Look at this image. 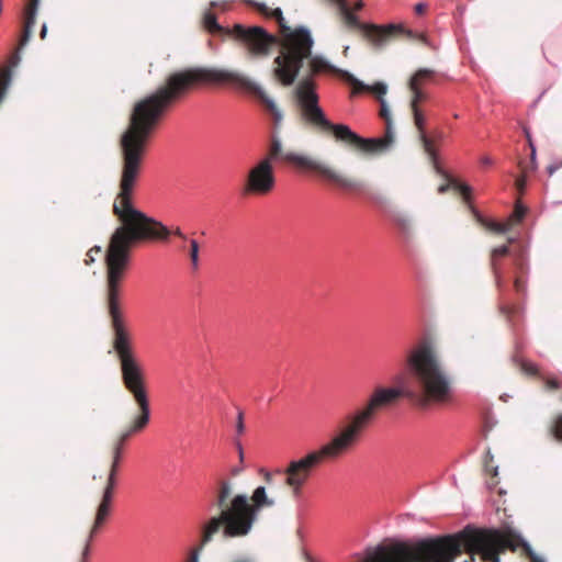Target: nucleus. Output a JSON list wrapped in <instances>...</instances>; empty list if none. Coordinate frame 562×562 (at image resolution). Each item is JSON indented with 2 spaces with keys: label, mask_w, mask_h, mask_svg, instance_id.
<instances>
[{
  "label": "nucleus",
  "mask_w": 562,
  "mask_h": 562,
  "mask_svg": "<svg viewBox=\"0 0 562 562\" xmlns=\"http://www.w3.org/2000/svg\"><path fill=\"white\" fill-rule=\"evenodd\" d=\"M195 83H229L260 102L271 114L276 127H279L283 121L282 111L259 83L238 71L218 68L196 67L176 71L167 77L166 85L160 86L134 105L128 128L121 136L123 169L120 193L113 205V211L121 218L122 226L112 234L105 255L108 308L114 331L113 348L120 360L136 359L124 325L119 292L124 270L130 263V250L134 244L142 240H167L169 234L166 225L134 207L133 189L151 133L168 108Z\"/></svg>",
  "instance_id": "f257e3e1"
},
{
  "label": "nucleus",
  "mask_w": 562,
  "mask_h": 562,
  "mask_svg": "<svg viewBox=\"0 0 562 562\" xmlns=\"http://www.w3.org/2000/svg\"><path fill=\"white\" fill-rule=\"evenodd\" d=\"M404 368L405 373L395 375V385L375 387L367 405L349 414L348 424L328 443L323 445L318 450L308 451L300 459L291 460L284 470H278L285 475V484L295 498L301 497L303 486L323 460L337 458L349 449L379 409L392 405L401 397L422 411L451 401L453 394L451 376L442 368L429 340H422L407 352Z\"/></svg>",
  "instance_id": "f03ea898"
},
{
  "label": "nucleus",
  "mask_w": 562,
  "mask_h": 562,
  "mask_svg": "<svg viewBox=\"0 0 562 562\" xmlns=\"http://www.w3.org/2000/svg\"><path fill=\"white\" fill-rule=\"evenodd\" d=\"M522 549L530 562H546L516 529L476 527L467 525L462 530L443 536L385 538L375 546H368L359 562H453L462 552L479 555L483 562H501L506 550ZM306 562H318L306 549L302 550Z\"/></svg>",
  "instance_id": "7ed1b4c3"
},
{
  "label": "nucleus",
  "mask_w": 562,
  "mask_h": 562,
  "mask_svg": "<svg viewBox=\"0 0 562 562\" xmlns=\"http://www.w3.org/2000/svg\"><path fill=\"white\" fill-rule=\"evenodd\" d=\"M288 35L289 40L291 41V46L284 52H282L281 55L274 58V64L277 65V67L274 68L273 72L274 76L281 81L283 86H291L297 78L300 70L304 65V60H310L308 75L303 77L299 81L294 90L296 102L301 110L302 116L303 106L299 98V89L302 83L308 80L313 85L315 93L318 95L316 91V82L314 80V76L317 74H321L323 71H331L337 75H340L347 82H349L353 87L369 88L367 83L359 80L348 70H344L334 66L322 55H313L312 48L314 45V38L312 37L311 31L306 26L301 25L296 27L293 31V33H290Z\"/></svg>",
  "instance_id": "20e7f679"
},
{
  "label": "nucleus",
  "mask_w": 562,
  "mask_h": 562,
  "mask_svg": "<svg viewBox=\"0 0 562 562\" xmlns=\"http://www.w3.org/2000/svg\"><path fill=\"white\" fill-rule=\"evenodd\" d=\"M299 98L303 106V119L324 131H331L339 142L353 145L364 153H383L391 148L394 143L393 131L386 130L383 138L362 137L353 132L350 126L342 123H333L326 116L319 105V97L315 93L311 81L306 80L299 89Z\"/></svg>",
  "instance_id": "39448f33"
},
{
  "label": "nucleus",
  "mask_w": 562,
  "mask_h": 562,
  "mask_svg": "<svg viewBox=\"0 0 562 562\" xmlns=\"http://www.w3.org/2000/svg\"><path fill=\"white\" fill-rule=\"evenodd\" d=\"M266 158H270L271 164L277 160H283L299 168L313 171L323 180L336 186L340 190L350 194L366 196L379 206H383L387 202L383 195L371 193L366 182L348 178L325 162L292 151L284 153L281 139L276 135L271 138L269 155Z\"/></svg>",
  "instance_id": "423d86ee"
},
{
  "label": "nucleus",
  "mask_w": 562,
  "mask_h": 562,
  "mask_svg": "<svg viewBox=\"0 0 562 562\" xmlns=\"http://www.w3.org/2000/svg\"><path fill=\"white\" fill-rule=\"evenodd\" d=\"M251 499L254 505L248 503L247 495H235L229 503V507L223 510L221 515L215 516L223 524V538L247 536L257 519L258 512L265 506L274 505V501L267 496L265 486H258L254 491Z\"/></svg>",
  "instance_id": "0eeeda50"
},
{
  "label": "nucleus",
  "mask_w": 562,
  "mask_h": 562,
  "mask_svg": "<svg viewBox=\"0 0 562 562\" xmlns=\"http://www.w3.org/2000/svg\"><path fill=\"white\" fill-rule=\"evenodd\" d=\"M122 379L125 387L133 394L139 406V415L134 418L133 424L120 436L114 449L122 451L124 443L135 432L143 430L150 419V406L145 389L142 368L136 359L120 360Z\"/></svg>",
  "instance_id": "6e6552de"
},
{
  "label": "nucleus",
  "mask_w": 562,
  "mask_h": 562,
  "mask_svg": "<svg viewBox=\"0 0 562 562\" xmlns=\"http://www.w3.org/2000/svg\"><path fill=\"white\" fill-rule=\"evenodd\" d=\"M203 25L210 33H221L234 37L241 43L250 54L257 56L268 55L270 47L277 42L274 35L266 29L258 25L246 26L236 23L233 27L222 26L216 15L211 11H205L203 15Z\"/></svg>",
  "instance_id": "1a4fd4ad"
},
{
  "label": "nucleus",
  "mask_w": 562,
  "mask_h": 562,
  "mask_svg": "<svg viewBox=\"0 0 562 562\" xmlns=\"http://www.w3.org/2000/svg\"><path fill=\"white\" fill-rule=\"evenodd\" d=\"M335 2L340 13L342 14L346 23L350 27L358 29L362 32L364 37L371 43L375 49H381L387 45L390 40L395 34H405L408 37L418 38L424 44L430 46V43L425 34L416 33L413 30L406 29L402 23H389L384 25L361 22L358 15H356L348 5L347 0H330Z\"/></svg>",
  "instance_id": "9d476101"
},
{
  "label": "nucleus",
  "mask_w": 562,
  "mask_h": 562,
  "mask_svg": "<svg viewBox=\"0 0 562 562\" xmlns=\"http://www.w3.org/2000/svg\"><path fill=\"white\" fill-rule=\"evenodd\" d=\"M512 256L513 260V273L514 278V288L517 293H525L526 291V281L522 276L528 272V256L525 247L519 246L517 250L512 251L508 245H502L493 249L491 255V266L493 269V273L495 277V283L498 290L502 291L505 277L501 270L498 265V260L505 256Z\"/></svg>",
  "instance_id": "9b49d317"
},
{
  "label": "nucleus",
  "mask_w": 562,
  "mask_h": 562,
  "mask_svg": "<svg viewBox=\"0 0 562 562\" xmlns=\"http://www.w3.org/2000/svg\"><path fill=\"white\" fill-rule=\"evenodd\" d=\"M274 186L271 159L262 158L249 169L244 191L248 194L265 195L271 192Z\"/></svg>",
  "instance_id": "f8f14e48"
},
{
  "label": "nucleus",
  "mask_w": 562,
  "mask_h": 562,
  "mask_svg": "<svg viewBox=\"0 0 562 562\" xmlns=\"http://www.w3.org/2000/svg\"><path fill=\"white\" fill-rule=\"evenodd\" d=\"M412 110L414 113L415 125L419 131V138L423 143V147H424L425 151L427 153L436 172L448 178L449 176L442 169V167L439 162L438 153L435 149L431 139L427 136V134L425 132L426 119H425L424 114L422 113V111L419 110L418 106H415V109H412Z\"/></svg>",
  "instance_id": "ddd939ff"
},
{
  "label": "nucleus",
  "mask_w": 562,
  "mask_h": 562,
  "mask_svg": "<svg viewBox=\"0 0 562 562\" xmlns=\"http://www.w3.org/2000/svg\"><path fill=\"white\" fill-rule=\"evenodd\" d=\"M222 530L223 524L220 521V518H216L215 516L210 517L205 522H203L200 530L201 535L199 543L190 552L188 562H199L201 551L205 546L212 542L214 536Z\"/></svg>",
  "instance_id": "4468645a"
},
{
  "label": "nucleus",
  "mask_w": 562,
  "mask_h": 562,
  "mask_svg": "<svg viewBox=\"0 0 562 562\" xmlns=\"http://www.w3.org/2000/svg\"><path fill=\"white\" fill-rule=\"evenodd\" d=\"M245 2L255 7L263 16L276 20L285 37L289 38L288 34L293 33L291 27L286 24L280 8L270 9L266 3L257 2L255 0H245Z\"/></svg>",
  "instance_id": "2eb2a0df"
},
{
  "label": "nucleus",
  "mask_w": 562,
  "mask_h": 562,
  "mask_svg": "<svg viewBox=\"0 0 562 562\" xmlns=\"http://www.w3.org/2000/svg\"><path fill=\"white\" fill-rule=\"evenodd\" d=\"M434 75V70L428 68L418 69L409 79V89L413 92V99L411 102V108L415 109L418 106V102L425 99V93L420 89V82L425 79L430 78Z\"/></svg>",
  "instance_id": "dca6fc26"
},
{
  "label": "nucleus",
  "mask_w": 562,
  "mask_h": 562,
  "mask_svg": "<svg viewBox=\"0 0 562 562\" xmlns=\"http://www.w3.org/2000/svg\"><path fill=\"white\" fill-rule=\"evenodd\" d=\"M111 503L112 498H109L108 494L106 496H102V499L97 508L93 526L90 530L92 535H97L98 530L101 528V526L105 522L106 518L109 517L111 513Z\"/></svg>",
  "instance_id": "f3484780"
},
{
  "label": "nucleus",
  "mask_w": 562,
  "mask_h": 562,
  "mask_svg": "<svg viewBox=\"0 0 562 562\" xmlns=\"http://www.w3.org/2000/svg\"><path fill=\"white\" fill-rule=\"evenodd\" d=\"M232 494V484L228 481H221L218 491L215 499L211 503L210 509L217 508L220 509L221 515L223 510L229 507V504H226L227 498Z\"/></svg>",
  "instance_id": "a211bd4d"
},
{
  "label": "nucleus",
  "mask_w": 562,
  "mask_h": 562,
  "mask_svg": "<svg viewBox=\"0 0 562 562\" xmlns=\"http://www.w3.org/2000/svg\"><path fill=\"white\" fill-rule=\"evenodd\" d=\"M450 187H453L456 190H458L463 195V199L467 202H470V195L472 192L471 186H469L468 183H463L457 179H450L449 183L439 186L438 193H446Z\"/></svg>",
  "instance_id": "6ab92c4d"
},
{
  "label": "nucleus",
  "mask_w": 562,
  "mask_h": 562,
  "mask_svg": "<svg viewBox=\"0 0 562 562\" xmlns=\"http://www.w3.org/2000/svg\"><path fill=\"white\" fill-rule=\"evenodd\" d=\"M390 216H391V220L398 227L401 234L404 235L405 237H407L411 233L409 218L400 212H394Z\"/></svg>",
  "instance_id": "aec40b11"
},
{
  "label": "nucleus",
  "mask_w": 562,
  "mask_h": 562,
  "mask_svg": "<svg viewBox=\"0 0 562 562\" xmlns=\"http://www.w3.org/2000/svg\"><path fill=\"white\" fill-rule=\"evenodd\" d=\"M527 212V206H525L520 200H517L514 206V211L512 212L507 220L514 227V225H518L524 221Z\"/></svg>",
  "instance_id": "412c9836"
},
{
  "label": "nucleus",
  "mask_w": 562,
  "mask_h": 562,
  "mask_svg": "<svg viewBox=\"0 0 562 562\" xmlns=\"http://www.w3.org/2000/svg\"><path fill=\"white\" fill-rule=\"evenodd\" d=\"M35 23L36 18L25 16L23 33L20 42L21 46H25L31 40Z\"/></svg>",
  "instance_id": "4be33fe9"
},
{
  "label": "nucleus",
  "mask_w": 562,
  "mask_h": 562,
  "mask_svg": "<svg viewBox=\"0 0 562 562\" xmlns=\"http://www.w3.org/2000/svg\"><path fill=\"white\" fill-rule=\"evenodd\" d=\"M380 116L385 121L386 130L393 131L392 127V119H391V112L389 109V105L386 103V100L384 98H380Z\"/></svg>",
  "instance_id": "5701e85b"
},
{
  "label": "nucleus",
  "mask_w": 562,
  "mask_h": 562,
  "mask_svg": "<svg viewBox=\"0 0 562 562\" xmlns=\"http://www.w3.org/2000/svg\"><path fill=\"white\" fill-rule=\"evenodd\" d=\"M116 472H117V469H112V468L110 469L106 486L103 491L102 496H106V494H108L109 498H113V490L116 485Z\"/></svg>",
  "instance_id": "b1692460"
},
{
  "label": "nucleus",
  "mask_w": 562,
  "mask_h": 562,
  "mask_svg": "<svg viewBox=\"0 0 562 562\" xmlns=\"http://www.w3.org/2000/svg\"><path fill=\"white\" fill-rule=\"evenodd\" d=\"M367 86L369 88H361V87H357V88L360 90H364V91H372L373 93H375L378 95L379 100H380V98H384V95L387 92V86H386V83H384L382 81H378L372 86H369V85H367Z\"/></svg>",
  "instance_id": "393cba45"
},
{
  "label": "nucleus",
  "mask_w": 562,
  "mask_h": 562,
  "mask_svg": "<svg viewBox=\"0 0 562 562\" xmlns=\"http://www.w3.org/2000/svg\"><path fill=\"white\" fill-rule=\"evenodd\" d=\"M190 259L193 268H198L199 265V243L195 239H190Z\"/></svg>",
  "instance_id": "a878e982"
},
{
  "label": "nucleus",
  "mask_w": 562,
  "mask_h": 562,
  "mask_svg": "<svg viewBox=\"0 0 562 562\" xmlns=\"http://www.w3.org/2000/svg\"><path fill=\"white\" fill-rule=\"evenodd\" d=\"M488 227L497 233H501V234H504V233H507L509 231H512L513 226L512 224L507 221L505 222H495V221H492L490 224H488Z\"/></svg>",
  "instance_id": "bb28decb"
},
{
  "label": "nucleus",
  "mask_w": 562,
  "mask_h": 562,
  "mask_svg": "<svg viewBox=\"0 0 562 562\" xmlns=\"http://www.w3.org/2000/svg\"><path fill=\"white\" fill-rule=\"evenodd\" d=\"M41 0H29V4L25 8V16H37L38 5Z\"/></svg>",
  "instance_id": "cd10ccee"
},
{
  "label": "nucleus",
  "mask_w": 562,
  "mask_h": 562,
  "mask_svg": "<svg viewBox=\"0 0 562 562\" xmlns=\"http://www.w3.org/2000/svg\"><path fill=\"white\" fill-rule=\"evenodd\" d=\"M552 431L554 437L558 440L562 441V414L557 417Z\"/></svg>",
  "instance_id": "c85d7f7f"
},
{
  "label": "nucleus",
  "mask_w": 562,
  "mask_h": 562,
  "mask_svg": "<svg viewBox=\"0 0 562 562\" xmlns=\"http://www.w3.org/2000/svg\"><path fill=\"white\" fill-rule=\"evenodd\" d=\"M95 535H92V532H89V536L86 540V543H85V547H83V550L81 552V561H86L88 560L89 555H90V546H91V541L93 540Z\"/></svg>",
  "instance_id": "c756f323"
},
{
  "label": "nucleus",
  "mask_w": 562,
  "mask_h": 562,
  "mask_svg": "<svg viewBox=\"0 0 562 562\" xmlns=\"http://www.w3.org/2000/svg\"><path fill=\"white\" fill-rule=\"evenodd\" d=\"M520 369L529 374V375H533L537 373V367L532 363V362H529V361H521L520 362Z\"/></svg>",
  "instance_id": "7c9ffc66"
},
{
  "label": "nucleus",
  "mask_w": 562,
  "mask_h": 562,
  "mask_svg": "<svg viewBox=\"0 0 562 562\" xmlns=\"http://www.w3.org/2000/svg\"><path fill=\"white\" fill-rule=\"evenodd\" d=\"M236 434L241 435L245 431V423H244V413L241 411H238L237 413V419H236Z\"/></svg>",
  "instance_id": "2f4dec72"
},
{
  "label": "nucleus",
  "mask_w": 562,
  "mask_h": 562,
  "mask_svg": "<svg viewBox=\"0 0 562 562\" xmlns=\"http://www.w3.org/2000/svg\"><path fill=\"white\" fill-rule=\"evenodd\" d=\"M122 451L113 449V460L111 468L119 469L120 460H121Z\"/></svg>",
  "instance_id": "473e14b6"
},
{
  "label": "nucleus",
  "mask_w": 562,
  "mask_h": 562,
  "mask_svg": "<svg viewBox=\"0 0 562 562\" xmlns=\"http://www.w3.org/2000/svg\"><path fill=\"white\" fill-rule=\"evenodd\" d=\"M516 189L519 191V193H522L526 188V178L525 177H518L515 181Z\"/></svg>",
  "instance_id": "72a5a7b5"
},
{
  "label": "nucleus",
  "mask_w": 562,
  "mask_h": 562,
  "mask_svg": "<svg viewBox=\"0 0 562 562\" xmlns=\"http://www.w3.org/2000/svg\"><path fill=\"white\" fill-rule=\"evenodd\" d=\"M167 229L169 231L168 236L170 234H173V235L178 236L179 238H181L182 240H188L187 235L181 231L180 227H176L173 231H170L168 227H167Z\"/></svg>",
  "instance_id": "f704fd0d"
},
{
  "label": "nucleus",
  "mask_w": 562,
  "mask_h": 562,
  "mask_svg": "<svg viewBox=\"0 0 562 562\" xmlns=\"http://www.w3.org/2000/svg\"><path fill=\"white\" fill-rule=\"evenodd\" d=\"M525 133H526V137H527V139L529 142V146L531 148V159L535 160L536 159V147H535V145H533V143L531 140V136H530L529 131L525 130Z\"/></svg>",
  "instance_id": "c9c22d12"
},
{
  "label": "nucleus",
  "mask_w": 562,
  "mask_h": 562,
  "mask_svg": "<svg viewBox=\"0 0 562 562\" xmlns=\"http://www.w3.org/2000/svg\"><path fill=\"white\" fill-rule=\"evenodd\" d=\"M234 443H235L236 449L238 451L239 461L243 463V461H244V450H243L241 442H240L239 439H235Z\"/></svg>",
  "instance_id": "e433bc0d"
},
{
  "label": "nucleus",
  "mask_w": 562,
  "mask_h": 562,
  "mask_svg": "<svg viewBox=\"0 0 562 562\" xmlns=\"http://www.w3.org/2000/svg\"><path fill=\"white\" fill-rule=\"evenodd\" d=\"M493 461V456L491 453V451H487L486 454H485V459H484V468L486 471H490L492 469V467L490 465V462Z\"/></svg>",
  "instance_id": "4c0bfd02"
},
{
  "label": "nucleus",
  "mask_w": 562,
  "mask_h": 562,
  "mask_svg": "<svg viewBox=\"0 0 562 562\" xmlns=\"http://www.w3.org/2000/svg\"><path fill=\"white\" fill-rule=\"evenodd\" d=\"M427 8V4L424 2H419L415 5L414 11L416 14H423Z\"/></svg>",
  "instance_id": "58836bf2"
},
{
  "label": "nucleus",
  "mask_w": 562,
  "mask_h": 562,
  "mask_svg": "<svg viewBox=\"0 0 562 562\" xmlns=\"http://www.w3.org/2000/svg\"><path fill=\"white\" fill-rule=\"evenodd\" d=\"M480 161L483 166H492L494 162L490 156H483Z\"/></svg>",
  "instance_id": "ea45409f"
},
{
  "label": "nucleus",
  "mask_w": 562,
  "mask_h": 562,
  "mask_svg": "<svg viewBox=\"0 0 562 562\" xmlns=\"http://www.w3.org/2000/svg\"><path fill=\"white\" fill-rule=\"evenodd\" d=\"M514 307L509 305H502L501 311L503 314L510 315L513 313Z\"/></svg>",
  "instance_id": "a19ab883"
},
{
  "label": "nucleus",
  "mask_w": 562,
  "mask_h": 562,
  "mask_svg": "<svg viewBox=\"0 0 562 562\" xmlns=\"http://www.w3.org/2000/svg\"><path fill=\"white\" fill-rule=\"evenodd\" d=\"M558 168H559V165H554V164L549 165V166L547 167V172H548V175H549V176H552V175L558 170Z\"/></svg>",
  "instance_id": "79ce46f5"
},
{
  "label": "nucleus",
  "mask_w": 562,
  "mask_h": 562,
  "mask_svg": "<svg viewBox=\"0 0 562 562\" xmlns=\"http://www.w3.org/2000/svg\"><path fill=\"white\" fill-rule=\"evenodd\" d=\"M363 7H364V2L362 0H357L353 4V10L360 11L363 9Z\"/></svg>",
  "instance_id": "37998d69"
},
{
  "label": "nucleus",
  "mask_w": 562,
  "mask_h": 562,
  "mask_svg": "<svg viewBox=\"0 0 562 562\" xmlns=\"http://www.w3.org/2000/svg\"><path fill=\"white\" fill-rule=\"evenodd\" d=\"M548 386L550 389H559L560 387V382L557 381V380H549L548 381Z\"/></svg>",
  "instance_id": "c03bdc74"
},
{
  "label": "nucleus",
  "mask_w": 562,
  "mask_h": 562,
  "mask_svg": "<svg viewBox=\"0 0 562 562\" xmlns=\"http://www.w3.org/2000/svg\"><path fill=\"white\" fill-rule=\"evenodd\" d=\"M46 33H47V25H46V23H43V25L41 27V32H40V36H41L42 40L45 38Z\"/></svg>",
  "instance_id": "a18cd8bd"
},
{
  "label": "nucleus",
  "mask_w": 562,
  "mask_h": 562,
  "mask_svg": "<svg viewBox=\"0 0 562 562\" xmlns=\"http://www.w3.org/2000/svg\"><path fill=\"white\" fill-rule=\"evenodd\" d=\"M95 251V252H100L101 251V248L99 246H95L93 249H91L88 254V256L90 257V260L93 261V255H90L92 251Z\"/></svg>",
  "instance_id": "49530a36"
},
{
  "label": "nucleus",
  "mask_w": 562,
  "mask_h": 562,
  "mask_svg": "<svg viewBox=\"0 0 562 562\" xmlns=\"http://www.w3.org/2000/svg\"><path fill=\"white\" fill-rule=\"evenodd\" d=\"M243 469H244L243 467H236L232 470V474L237 475L243 471Z\"/></svg>",
  "instance_id": "de8ad7c7"
},
{
  "label": "nucleus",
  "mask_w": 562,
  "mask_h": 562,
  "mask_svg": "<svg viewBox=\"0 0 562 562\" xmlns=\"http://www.w3.org/2000/svg\"><path fill=\"white\" fill-rule=\"evenodd\" d=\"M516 240H517V237H510V238H508L509 244H513V243H515Z\"/></svg>",
  "instance_id": "09e8293b"
},
{
  "label": "nucleus",
  "mask_w": 562,
  "mask_h": 562,
  "mask_svg": "<svg viewBox=\"0 0 562 562\" xmlns=\"http://www.w3.org/2000/svg\"><path fill=\"white\" fill-rule=\"evenodd\" d=\"M347 53H349V46H346L345 49H344L345 56L347 55Z\"/></svg>",
  "instance_id": "8fccbe9b"
},
{
  "label": "nucleus",
  "mask_w": 562,
  "mask_h": 562,
  "mask_svg": "<svg viewBox=\"0 0 562 562\" xmlns=\"http://www.w3.org/2000/svg\"><path fill=\"white\" fill-rule=\"evenodd\" d=\"M217 5V2L216 1H212L211 2V7H216Z\"/></svg>",
  "instance_id": "3c124183"
},
{
  "label": "nucleus",
  "mask_w": 562,
  "mask_h": 562,
  "mask_svg": "<svg viewBox=\"0 0 562 562\" xmlns=\"http://www.w3.org/2000/svg\"><path fill=\"white\" fill-rule=\"evenodd\" d=\"M297 535H299L301 538L303 537V535H302V530H301V529H299V530H297Z\"/></svg>",
  "instance_id": "603ef678"
},
{
  "label": "nucleus",
  "mask_w": 562,
  "mask_h": 562,
  "mask_svg": "<svg viewBox=\"0 0 562 562\" xmlns=\"http://www.w3.org/2000/svg\"><path fill=\"white\" fill-rule=\"evenodd\" d=\"M464 562H471V561H464Z\"/></svg>",
  "instance_id": "864d4df0"
},
{
  "label": "nucleus",
  "mask_w": 562,
  "mask_h": 562,
  "mask_svg": "<svg viewBox=\"0 0 562 562\" xmlns=\"http://www.w3.org/2000/svg\"><path fill=\"white\" fill-rule=\"evenodd\" d=\"M80 562H86V561H80Z\"/></svg>",
  "instance_id": "5fc2aeb1"
}]
</instances>
